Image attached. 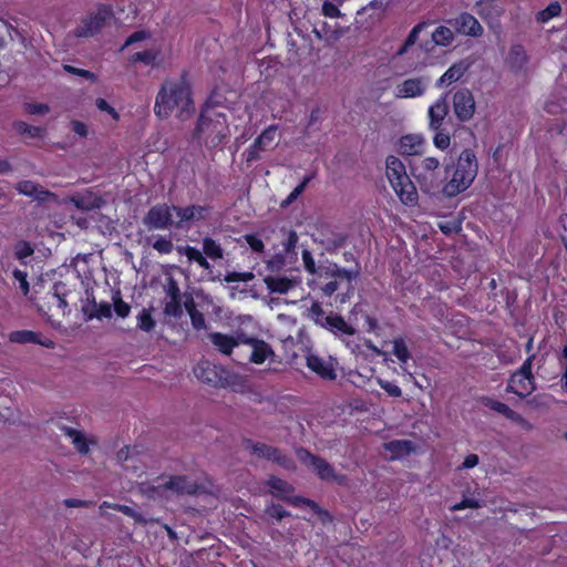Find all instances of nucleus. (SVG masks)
I'll return each mask as SVG.
<instances>
[{
	"label": "nucleus",
	"mask_w": 567,
	"mask_h": 567,
	"mask_svg": "<svg viewBox=\"0 0 567 567\" xmlns=\"http://www.w3.org/2000/svg\"><path fill=\"white\" fill-rule=\"evenodd\" d=\"M243 344L251 349L247 359L255 364H262L268 358L275 354L270 344L261 339L245 336L243 338Z\"/></svg>",
	"instance_id": "nucleus-17"
},
{
	"label": "nucleus",
	"mask_w": 567,
	"mask_h": 567,
	"mask_svg": "<svg viewBox=\"0 0 567 567\" xmlns=\"http://www.w3.org/2000/svg\"><path fill=\"white\" fill-rule=\"evenodd\" d=\"M13 128L19 135H28L32 138H41L45 134V128L42 126H33L24 121L13 122Z\"/></svg>",
	"instance_id": "nucleus-34"
},
{
	"label": "nucleus",
	"mask_w": 567,
	"mask_h": 567,
	"mask_svg": "<svg viewBox=\"0 0 567 567\" xmlns=\"http://www.w3.org/2000/svg\"><path fill=\"white\" fill-rule=\"evenodd\" d=\"M63 69H64L65 72H68L70 74H73V75L85 78V79L91 80V81H95L96 80V75L93 72L89 71V70L79 69V68H75V66L70 65V64H64Z\"/></svg>",
	"instance_id": "nucleus-57"
},
{
	"label": "nucleus",
	"mask_w": 567,
	"mask_h": 567,
	"mask_svg": "<svg viewBox=\"0 0 567 567\" xmlns=\"http://www.w3.org/2000/svg\"><path fill=\"white\" fill-rule=\"evenodd\" d=\"M301 257L306 271L311 275H317V277H319V267L316 266V261L312 254L309 250L305 249L302 250Z\"/></svg>",
	"instance_id": "nucleus-52"
},
{
	"label": "nucleus",
	"mask_w": 567,
	"mask_h": 567,
	"mask_svg": "<svg viewBox=\"0 0 567 567\" xmlns=\"http://www.w3.org/2000/svg\"><path fill=\"white\" fill-rule=\"evenodd\" d=\"M164 312L168 316L173 317H181L183 313L181 300H176L174 297V300H169L166 302L164 307Z\"/></svg>",
	"instance_id": "nucleus-60"
},
{
	"label": "nucleus",
	"mask_w": 567,
	"mask_h": 567,
	"mask_svg": "<svg viewBox=\"0 0 567 567\" xmlns=\"http://www.w3.org/2000/svg\"><path fill=\"white\" fill-rule=\"evenodd\" d=\"M150 37H151L150 32H147L145 30L135 31L125 40L121 50H124L125 48H127L134 43L144 41V40L148 39Z\"/></svg>",
	"instance_id": "nucleus-58"
},
{
	"label": "nucleus",
	"mask_w": 567,
	"mask_h": 567,
	"mask_svg": "<svg viewBox=\"0 0 567 567\" xmlns=\"http://www.w3.org/2000/svg\"><path fill=\"white\" fill-rule=\"evenodd\" d=\"M244 238L252 251L262 252L265 250L264 241L256 234H247Z\"/></svg>",
	"instance_id": "nucleus-56"
},
{
	"label": "nucleus",
	"mask_w": 567,
	"mask_h": 567,
	"mask_svg": "<svg viewBox=\"0 0 567 567\" xmlns=\"http://www.w3.org/2000/svg\"><path fill=\"white\" fill-rule=\"evenodd\" d=\"M277 125H269L255 138L254 142L266 151L274 144L277 137Z\"/></svg>",
	"instance_id": "nucleus-36"
},
{
	"label": "nucleus",
	"mask_w": 567,
	"mask_h": 567,
	"mask_svg": "<svg viewBox=\"0 0 567 567\" xmlns=\"http://www.w3.org/2000/svg\"><path fill=\"white\" fill-rule=\"evenodd\" d=\"M9 340L14 343H34L39 342V333L30 330H17L9 334Z\"/></svg>",
	"instance_id": "nucleus-43"
},
{
	"label": "nucleus",
	"mask_w": 567,
	"mask_h": 567,
	"mask_svg": "<svg viewBox=\"0 0 567 567\" xmlns=\"http://www.w3.org/2000/svg\"><path fill=\"white\" fill-rule=\"evenodd\" d=\"M320 324L334 334L353 336L355 332L354 328L342 316L333 312L323 317Z\"/></svg>",
	"instance_id": "nucleus-21"
},
{
	"label": "nucleus",
	"mask_w": 567,
	"mask_h": 567,
	"mask_svg": "<svg viewBox=\"0 0 567 567\" xmlns=\"http://www.w3.org/2000/svg\"><path fill=\"white\" fill-rule=\"evenodd\" d=\"M476 104L468 89H460L453 95V110L460 122H468L475 113Z\"/></svg>",
	"instance_id": "nucleus-13"
},
{
	"label": "nucleus",
	"mask_w": 567,
	"mask_h": 567,
	"mask_svg": "<svg viewBox=\"0 0 567 567\" xmlns=\"http://www.w3.org/2000/svg\"><path fill=\"white\" fill-rule=\"evenodd\" d=\"M264 151L262 147H260L259 145H256V143L254 142L246 151H245V156H246V162L248 164H251L252 162H256L257 159L260 158V155L259 153Z\"/></svg>",
	"instance_id": "nucleus-63"
},
{
	"label": "nucleus",
	"mask_w": 567,
	"mask_h": 567,
	"mask_svg": "<svg viewBox=\"0 0 567 567\" xmlns=\"http://www.w3.org/2000/svg\"><path fill=\"white\" fill-rule=\"evenodd\" d=\"M184 121L195 112L193 89L187 71H183L178 79H166L155 97L154 113L159 118H168L173 113Z\"/></svg>",
	"instance_id": "nucleus-1"
},
{
	"label": "nucleus",
	"mask_w": 567,
	"mask_h": 567,
	"mask_svg": "<svg viewBox=\"0 0 567 567\" xmlns=\"http://www.w3.org/2000/svg\"><path fill=\"white\" fill-rule=\"evenodd\" d=\"M313 178V175H306L302 181L300 182V184H298L293 190L281 202V207L282 208H287L288 206H290L293 202L297 200V198L305 192L306 187L308 186V184L311 182V179Z\"/></svg>",
	"instance_id": "nucleus-44"
},
{
	"label": "nucleus",
	"mask_w": 567,
	"mask_h": 567,
	"mask_svg": "<svg viewBox=\"0 0 567 567\" xmlns=\"http://www.w3.org/2000/svg\"><path fill=\"white\" fill-rule=\"evenodd\" d=\"M103 507H110V508H113L131 518H133L136 523H142V524H145V519L144 517L142 516V514H140L138 512H136L133 507L128 506V505H122V504H111L109 502H103V504L101 505V508Z\"/></svg>",
	"instance_id": "nucleus-45"
},
{
	"label": "nucleus",
	"mask_w": 567,
	"mask_h": 567,
	"mask_svg": "<svg viewBox=\"0 0 567 567\" xmlns=\"http://www.w3.org/2000/svg\"><path fill=\"white\" fill-rule=\"evenodd\" d=\"M243 446L258 458L271 461L286 470H291L295 466L292 458L285 455L278 447L254 442L251 439H244Z\"/></svg>",
	"instance_id": "nucleus-9"
},
{
	"label": "nucleus",
	"mask_w": 567,
	"mask_h": 567,
	"mask_svg": "<svg viewBox=\"0 0 567 567\" xmlns=\"http://www.w3.org/2000/svg\"><path fill=\"white\" fill-rule=\"evenodd\" d=\"M426 27L425 22H420L415 24L410 33L408 34L406 39L404 40L403 44L396 50V52L393 55V59L403 56L405 53H408L409 49L415 44V42L419 39V35L421 31Z\"/></svg>",
	"instance_id": "nucleus-32"
},
{
	"label": "nucleus",
	"mask_w": 567,
	"mask_h": 567,
	"mask_svg": "<svg viewBox=\"0 0 567 567\" xmlns=\"http://www.w3.org/2000/svg\"><path fill=\"white\" fill-rule=\"evenodd\" d=\"M13 278L19 282V287L24 296H27L30 291V285L28 281V274L23 270L16 268L12 271Z\"/></svg>",
	"instance_id": "nucleus-54"
},
{
	"label": "nucleus",
	"mask_w": 567,
	"mask_h": 567,
	"mask_svg": "<svg viewBox=\"0 0 567 567\" xmlns=\"http://www.w3.org/2000/svg\"><path fill=\"white\" fill-rule=\"evenodd\" d=\"M173 206L169 207L167 204H156L152 206L145 217L143 224L147 229H167L173 225L172 219Z\"/></svg>",
	"instance_id": "nucleus-12"
},
{
	"label": "nucleus",
	"mask_w": 567,
	"mask_h": 567,
	"mask_svg": "<svg viewBox=\"0 0 567 567\" xmlns=\"http://www.w3.org/2000/svg\"><path fill=\"white\" fill-rule=\"evenodd\" d=\"M561 13V4L558 1L550 2L545 9L536 13V21L546 23L549 20L559 17Z\"/></svg>",
	"instance_id": "nucleus-38"
},
{
	"label": "nucleus",
	"mask_w": 567,
	"mask_h": 567,
	"mask_svg": "<svg viewBox=\"0 0 567 567\" xmlns=\"http://www.w3.org/2000/svg\"><path fill=\"white\" fill-rule=\"evenodd\" d=\"M447 23L455 30L456 33L465 37L480 38L483 35L484 29L478 20L468 12H462Z\"/></svg>",
	"instance_id": "nucleus-14"
},
{
	"label": "nucleus",
	"mask_w": 567,
	"mask_h": 567,
	"mask_svg": "<svg viewBox=\"0 0 567 567\" xmlns=\"http://www.w3.org/2000/svg\"><path fill=\"white\" fill-rule=\"evenodd\" d=\"M158 56V51H155V50H145V51H140V52H135L134 54H132L130 56V62L132 64H135L137 62H141V63H144L145 65H157L155 63L156 59Z\"/></svg>",
	"instance_id": "nucleus-46"
},
{
	"label": "nucleus",
	"mask_w": 567,
	"mask_h": 567,
	"mask_svg": "<svg viewBox=\"0 0 567 567\" xmlns=\"http://www.w3.org/2000/svg\"><path fill=\"white\" fill-rule=\"evenodd\" d=\"M200 488L202 486L187 475H171L165 482L156 485L147 482L140 484V492L150 499L164 498L167 492L193 496L198 494Z\"/></svg>",
	"instance_id": "nucleus-6"
},
{
	"label": "nucleus",
	"mask_w": 567,
	"mask_h": 567,
	"mask_svg": "<svg viewBox=\"0 0 567 567\" xmlns=\"http://www.w3.org/2000/svg\"><path fill=\"white\" fill-rule=\"evenodd\" d=\"M439 228L444 235L457 234L462 230L461 220H447L439 223Z\"/></svg>",
	"instance_id": "nucleus-53"
},
{
	"label": "nucleus",
	"mask_w": 567,
	"mask_h": 567,
	"mask_svg": "<svg viewBox=\"0 0 567 567\" xmlns=\"http://www.w3.org/2000/svg\"><path fill=\"white\" fill-rule=\"evenodd\" d=\"M33 248L28 241H20L16 246L14 255L19 260H23L24 258L31 256L33 254Z\"/></svg>",
	"instance_id": "nucleus-59"
},
{
	"label": "nucleus",
	"mask_w": 567,
	"mask_h": 567,
	"mask_svg": "<svg viewBox=\"0 0 567 567\" xmlns=\"http://www.w3.org/2000/svg\"><path fill=\"white\" fill-rule=\"evenodd\" d=\"M177 251L182 255H185L190 262H196L200 268L205 270H210L212 265L208 262L205 254H203L199 249L193 246H178Z\"/></svg>",
	"instance_id": "nucleus-30"
},
{
	"label": "nucleus",
	"mask_w": 567,
	"mask_h": 567,
	"mask_svg": "<svg viewBox=\"0 0 567 567\" xmlns=\"http://www.w3.org/2000/svg\"><path fill=\"white\" fill-rule=\"evenodd\" d=\"M203 254L210 259H221L224 257V250L221 246L213 238L205 237L203 239Z\"/></svg>",
	"instance_id": "nucleus-37"
},
{
	"label": "nucleus",
	"mask_w": 567,
	"mask_h": 567,
	"mask_svg": "<svg viewBox=\"0 0 567 567\" xmlns=\"http://www.w3.org/2000/svg\"><path fill=\"white\" fill-rule=\"evenodd\" d=\"M265 282L274 293H287L293 287V281L287 277L269 276L265 279Z\"/></svg>",
	"instance_id": "nucleus-33"
},
{
	"label": "nucleus",
	"mask_w": 567,
	"mask_h": 567,
	"mask_svg": "<svg viewBox=\"0 0 567 567\" xmlns=\"http://www.w3.org/2000/svg\"><path fill=\"white\" fill-rule=\"evenodd\" d=\"M432 40L437 45L449 47L454 40V34L450 28L440 25L432 33Z\"/></svg>",
	"instance_id": "nucleus-42"
},
{
	"label": "nucleus",
	"mask_w": 567,
	"mask_h": 567,
	"mask_svg": "<svg viewBox=\"0 0 567 567\" xmlns=\"http://www.w3.org/2000/svg\"><path fill=\"white\" fill-rule=\"evenodd\" d=\"M358 272L341 268L336 262H329L328 266H319L318 285L324 297L334 295L342 285L346 286V292L338 293L337 302L343 305L353 292L352 281Z\"/></svg>",
	"instance_id": "nucleus-2"
},
{
	"label": "nucleus",
	"mask_w": 567,
	"mask_h": 567,
	"mask_svg": "<svg viewBox=\"0 0 567 567\" xmlns=\"http://www.w3.org/2000/svg\"><path fill=\"white\" fill-rule=\"evenodd\" d=\"M267 485L276 497H280L284 499H288V494H290L293 491L291 484L276 476H271L268 480ZM289 502L295 506L309 507L315 513L320 512V507L315 501L302 496H295L292 498H289Z\"/></svg>",
	"instance_id": "nucleus-11"
},
{
	"label": "nucleus",
	"mask_w": 567,
	"mask_h": 567,
	"mask_svg": "<svg viewBox=\"0 0 567 567\" xmlns=\"http://www.w3.org/2000/svg\"><path fill=\"white\" fill-rule=\"evenodd\" d=\"M535 377L525 375L520 372H513L507 381L506 392L514 393L525 399L535 391Z\"/></svg>",
	"instance_id": "nucleus-16"
},
{
	"label": "nucleus",
	"mask_w": 567,
	"mask_h": 567,
	"mask_svg": "<svg viewBox=\"0 0 567 567\" xmlns=\"http://www.w3.org/2000/svg\"><path fill=\"white\" fill-rule=\"evenodd\" d=\"M468 65L464 62H458L452 64L439 79L436 85L443 86V85H450L452 83L457 82L464 73L467 71Z\"/></svg>",
	"instance_id": "nucleus-27"
},
{
	"label": "nucleus",
	"mask_w": 567,
	"mask_h": 567,
	"mask_svg": "<svg viewBox=\"0 0 567 567\" xmlns=\"http://www.w3.org/2000/svg\"><path fill=\"white\" fill-rule=\"evenodd\" d=\"M245 336L233 337L221 332H210L208 339L215 346V348L223 354L230 355L235 349H238L243 344V338Z\"/></svg>",
	"instance_id": "nucleus-19"
},
{
	"label": "nucleus",
	"mask_w": 567,
	"mask_h": 567,
	"mask_svg": "<svg viewBox=\"0 0 567 567\" xmlns=\"http://www.w3.org/2000/svg\"><path fill=\"white\" fill-rule=\"evenodd\" d=\"M114 17L113 7L111 4L100 3L95 12L89 13L81 23L74 29L73 34L76 38H92L99 34L105 27L106 22Z\"/></svg>",
	"instance_id": "nucleus-7"
},
{
	"label": "nucleus",
	"mask_w": 567,
	"mask_h": 567,
	"mask_svg": "<svg viewBox=\"0 0 567 567\" xmlns=\"http://www.w3.org/2000/svg\"><path fill=\"white\" fill-rule=\"evenodd\" d=\"M433 132H435V135L433 137V144L435 145L436 148L441 150V151H445L446 148H449L450 144H451V136L447 132H444L441 128L439 130H432Z\"/></svg>",
	"instance_id": "nucleus-49"
},
{
	"label": "nucleus",
	"mask_w": 567,
	"mask_h": 567,
	"mask_svg": "<svg viewBox=\"0 0 567 567\" xmlns=\"http://www.w3.org/2000/svg\"><path fill=\"white\" fill-rule=\"evenodd\" d=\"M112 300L116 316L120 318L128 317L131 312V306L122 299L120 291H116L113 295Z\"/></svg>",
	"instance_id": "nucleus-48"
},
{
	"label": "nucleus",
	"mask_w": 567,
	"mask_h": 567,
	"mask_svg": "<svg viewBox=\"0 0 567 567\" xmlns=\"http://www.w3.org/2000/svg\"><path fill=\"white\" fill-rule=\"evenodd\" d=\"M393 355L398 359L401 364H406L411 359V352L403 338L399 337L393 340Z\"/></svg>",
	"instance_id": "nucleus-39"
},
{
	"label": "nucleus",
	"mask_w": 567,
	"mask_h": 567,
	"mask_svg": "<svg viewBox=\"0 0 567 567\" xmlns=\"http://www.w3.org/2000/svg\"><path fill=\"white\" fill-rule=\"evenodd\" d=\"M480 501L476 498H464L461 502L454 504L451 509L452 511H462L465 508H480Z\"/></svg>",
	"instance_id": "nucleus-62"
},
{
	"label": "nucleus",
	"mask_w": 567,
	"mask_h": 567,
	"mask_svg": "<svg viewBox=\"0 0 567 567\" xmlns=\"http://www.w3.org/2000/svg\"><path fill=\"white\" fill-rule=\"evenodd\" d=\"M481 402L484 406L504 415L507 420H511L517 424H522L525 422L524 417L517 413L516 411L512 410L507 404L497 401L489 396H483L481 399Z\"/></svg>",
	"instance_id": "nucleus-24"
},
{
	"label": "nucleus",
	"mask_w": 567,
	"mask_h": 567,
	"mask_svg": "<svg viewBox=\"0 0 567 567\" xmlns=\"http://www.w3.org/2000/svg\"><path fill=\"white\" fill-rule=\"evenodd\" d=\"M384 449L391 453L392 458H401L411 454L413 443L409 440H393L385 443Z\"/></svg>",
	"instance_id": "nucleus-29"
},
{
	"label": "nucleus",
	"mask_w": 567,
	"mask_h": 567,
	"mask_svg": "<svg viewBox=\"0 0 567 567\" xmlns=\"http://www.w3.org/2000/svg\"><path fill=\"white\" fill-rule=\"evenodd\" d=\"M476 13L484 20L492 19L499 14L497 1L489 4L487 1H476L474 4Z\"/></svg>",
	"instance_id": "nucleus-40"
},
{
	"label": "nucleus",
	"mask_w": 567,
	"mask_h": 567,
	"mask_svg": "<svg viewBox=\"0 0 567 567\" xmlns=\"http://www.w3.org/2000/svg\"><path fill=\"white\" fill-rule=\"evenodd\" d=\"M92 303L95 309V312L91 315L90 318L95 317L97 319H107L112 317V307L109 302L102 301L97 303L95 300H93Z\"/></svg>",
	"instance_id": "nucleus-50"
},
{
	"label": "nucleus",
	"mask_w": 567,
	"mask_h": 567,
	"mask_svg": "<svg viewBox=\"0 0 567 567\" xmlns=\"http://www.w3.org/2000/svg\"><path fill=\"white\" fill-rule=\"evenodd\" d=\"M177 251L182 255H185L190 262H196L200 268L205 270H210L212 265L208 262L205 254H203L199 249L193 246H178Z\"/></svg>",
	"instance_id": "nucleus-31"
},
{
	"label": "nucleus",
	"mask_w": 567,
	"mask_h": 567,
	"mask_svg": "<svg viewBox=\"0 0 567 567\" xmlns=\"http://www.w3.org/2000/svg\"><path fill=\"white\" fill-rule=\"evenodd\" d=\"M224 370L213 364L207 360L199 361L194 368L195 377L203 383L212 385L214 388H220L225 385V379L223 377Z\"/></svg>",
	"instance_id": "nucleus-15"
},
{
	"label": "nucleus",
	"mask_w": 567,
	"mask_h": 567,
	"mask_svg": "<svg viewBox=\"0 0 567 567\" xmlns=\"http://www.w3.org/2000/svg\"><path fill=\"white\" fill-rule=\"evenodd\" d=\"M424 145V138L416 134H406L399 140V152L402 155H417Z\"/></svg>",
	"instance_id": "nucleus-25"
},
{
	"label": "nucleus",
	"mask_w": 567,
	"mask_h": 567,
	"mask_svg": "<svg viewBox=\"0 0 567 567\" xmlns=\"http://www.w3.org/2000/svg\"><path fill=\"white\" fill-rule=\"evenodd\" d=\"M17 190L25 196L33 197L39 200H44L51 195L49 190H44L39 184L32 181H21L17 184Z\"/></svg>",
	"instance_id": "nucleus-28"
},
{
	"label": "nucleus",
	"mask_w": 567,
	"mask_h": 567,
	"mask_svg": "<svg viewBox=\"0 0 567 567\" xmlns=\"http://www.w3.org/2000/svg\"><path fill=\"white\" fill-rule=\"evenodd\" d=\"M528 62V55L526 53L525 48L522 44H513L509 48L508 55L506 58V63L514 72H520L525 69Z\"/></svg>",
	"instance_id": "nucleus-26"
},
{
	"label": "nucleus",
	"mask_w": 567,
	"mask_h": 567,
	"mask_svg": "<svg viewBox=\"0 0 567 567\" xmlns=\"http://www.w3.org/2000/svg\"><path fill=\"white\" fill-rule=\"evenodd\" d=\"M426 82L423 78H411L399 83L394 89L396 99H413L425 93Z\"/></svg>",
	"instance_id": "nucleus-18"
},
{
	"label": "nucleus",
	"mask_w": 567,
	"mask_h": 567,
	"mask_svg": "<svg viewBox=\"0 0 567 567\" xmlns=\"http://www.w3.org/2000/svg\"><path fill=\"white\" fill-rule=\"evenodd\" d=\"M153 248L159 254H171L174 249V245L169 238L161 236L153 243Z\"/></svg>",
	"instance_id": "nucleus-55"
},
{
	"label": "nucleus",
	"mask_w": 567,
	"mask_h": 567,
	"mask_svg": "<svg viewBox=\"0 0 567 567\" xmlns=\"http://www.w3.org/2000/svg\"><path fill=\"white\" fill-rule=\"evenodd\" d=\"M63 430L65 434L72 439V443L81 454H86L89 452V444L82 432L71 427H63Z\"/></svg>",
	"instance_id": "nucleus-41"
},
{
	"label": "nucleus",
	"mask_w": 567,
	"mask_h": 567,
	"mask_svg": "<svg viewBox=\"0 0 567 567\" xmlns=\"http://www.w3.org/2000/svg\"><path fill=\"white\" fill-rule=\"evenodd\" d=\"M385 174L391 187L403 204L415 205L417 203L416 187L406 173L405 165L399 157L394 155L386 157Z\"/></svg>",
	"instance_id": "nucleus-5"
},
{
	"label": "nucleus",
	"mask_w": 567,
	"mask_h": 567,
	"mask_svg": "<svg viewBox=\"0 0 567 567\" xmlns=\"http://www.w3.org/2000/svg\"><path fill=\"white\" fill-rule=\"evenodd\" d=\"M226 115L223 113H214V117H212L207 114V111H202L194 130V136H205L206 140L210 138L212 143L217 145L226 136Z\"/></svg>",
	"instance_id": "nucleus-8"
},
{
	"label": "nucleus",
	"mask_w": 567,
	"mask_h": 567,
	"mask_svg": "<svg viewBox=\"0 0 567 567\" xmlns=\"http://www.w3.org/2000/svg\"><path fill=\"white\" fill-rule=\"evenodd\" d=\"M173 209L179 218L177 227H181V223L205 220L208 217L210 207L202 205H188L185 207L173 206Z\"/></svg>",
	"instance_id": "nucleus-20"
},
{
	"label": "nucleus",
	"mask_w": 567,
	"mask_h": 567,
	"mask_svg": "<svg viewBox=\"0 0 567 567\" xmlns=\"http://www.w3.org/2000/svg\"><path fill=\"white\" fill-rule=\"evenodd\" d=\"M254 274L251 271H229L225 275L224 280L226 282H248L254 279Z\"/></svg>",
	"instance_id": "nucleus-51"
},
{
	"label": "nucleus",
	"mask_w": 567,
	"mask_h": 567,
	"mask_svg": "<svg viewBox=\"0 0 567 567\" xmlns=\"http://www.w3.org/2000/svg\"><path fill=\"white\" fill-rule=\"evenodd\" d=\"M449 113V106L444 97L436 100L427 111L430 130H439Z\"/></svg>",
	"instance_id": "nucleus-23"
},
{
	"label": "nucleus",
	"mask_w": 567,
	"mask_h": 567,
	"mask_svg": "<svg viewBox=\"0 0 567 567\" xmlns=\"http://www.w3.org/2000/svg\"><path fill=\"white\" fill-rule=\"evenodd\" d=\"M185 308L190 317L192 326L195 330L199 331L206 329V320L204 315L196 308L193 299L185 302Z\"/></svg>",
	"instance_id": "nucleus-35"
},
{
	"label": "nucleus",
	"mask_w": 567,
	"mask_h": 567,
	"mask_svg": "<svg viewBox=\"0 0 567 567\" xmlns=\"http://www.w3.org/2000/svg\"><path fill=\"white\" fill-rule=\"evenodd\" d=\"M155 320L150 309H143L137 317V327L145 332H151L155 328Z\"/></svg>",
	"instance_id": "nucleus-47"
},
{
	"label": "nucleus",
	"mask_w": 567,
	"mask_h": 567,
	"mask_svg": "<svg viewBox=\"0 0 567 567\" xmlns=\"http://www.w3.org/2000/svg\"><path fill=\"white\" fill-rule=\"evenodd\" d=\"M411 174L425 194L442 190L447 178V169H442L436 157L427 156L410 164Z\"/></svg>",
	"instance_id": "nucleus-4"
},
{
	"label": "nucleus",
	"mask_w": 567,
	"mask_h": 567,
	"mask_svg": "<svg viewBox=\"0 0 567 567\" xmlns=\"http://www.w3.org/2000/svg\"><path fill=\"white\" fill-rule=\"evenodd\" d=\"M297 455L301 463L310 465L313 468L320 480L334 481L339 484L343 483L346 477L343 475H338L334 467L323 457L316 455L303 447L297 451Z\"/></svg>",
	"instance_id": "nucleus-10"
},
{
	"label": "nucleus",
	"mask_w": 567,
	"mask_h": 567,
	"mask_svg": "<svg viewBox=\"0 0 567 567\" xmlns=\"http://www.w3.org/2000/svg\"><path fill=\"white\" fill-rule=\"evenodd\" d=\"M478 172V162L472 148H464L456 162L451 179H449L442 192L447 197H454L466 190L474 182Z\"/></svg>",
	"instance_id": "nucleus-3"
},
{
	"label": "nucleus",
	"mask_w": 567,
	"mask_h": 567,
	"mask_svg": "<svg viewBox=\"0 0 567 567\" xmlns=\"http://www.w3.org/2000/svg\"><path fill=\"white\" fill-rule=\"evenodd\" d=\"M382 390H384L390 396L399 398L402 395L401 388L391 381H380L379 382Z\"/></svg>",
	"instance_id": "nucleus-61"
},
{
	"label": "nucleus",
	"mask_w": 567,
	"mask_h": 567,
	"mask_svg": "<svg viewBox=\"0 0 567 567\" xmlns=\"http://www.w3.org/2000/svg\"><path fill=\"white\" fill-rule=\"evenodd\" d=\"M307 367L323 380H334L337 378L332 364L319 355L309 354L307 357Z\"/></svg>",
	"instance_id": "nucleus-22"
},
{
	"label": "nucleus",
	"mask_w": 567,
	"mask_h": 567,
	"mask_svg": "<svg viewBox=\"0 0 567 567\" xmlns=\"http://www.w3.org/2000/svg\"><path fill=\"white\" fill-rule=\"evenodd\" d=\"M536 359V354L535 353H530L526 359L525 361L523 362V364L516 370L517 372H520L525 375H534L533 374V371H532V368H533V363H534V360Z\"/></svg>",
	"instance_id": "nucleus-64"
}]
</instances>
